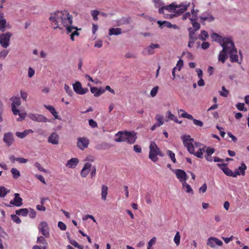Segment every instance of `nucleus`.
Segmentation results:
<instances>
[{"mask_svg":"<svg viewBox=\"0 0 249 249\" xmlns=\"http://www.w3.org/2000/svg\"><path fill=\"white\" fill-rule=\"evenodd\" d=\"M201 22L204 24V22L207 21L209 22H213L214 20V18L208 12L203 13L199 17Z\"/></svg>","mask_w":249,"mask_h":249,"instance_id":"dca6fc26","label":"nucleus"},{"mask_svg":"<svg viewBox=\"0 0 249 249\" xmlns=\"http://www.w3.org/2000/svg\"><path fill=\"white\" fill-rule=\"evenodd\" d=\"M28 117L30 119L37 122H50V121L44 115L39 114L30 113Z\"/></svg>","mask_w":249,"mask_h":249,"instance_id":"9b49d317","label":"nucleus"},{"mask_svg":"<svg viewBox=\"0 0 249 249\" xmlns=\"http://www.w3.org/2000/svg\"><path fill=\"white\" fill-rule=\"evenodd\" d=\"M29 213V210L26 208H22L16 211V213L17 215L25 216Z\"/></svg>","mask_w":249,"mask_h":249,"instance_id":"473e14b6","label":"nucleus"},{"mask_svg":"<svg viewBox=\"0 0 249 249\" xmlns=\"http://www.w3.org/2000/svg\"><path fill=\"white\" fill-rule=\"evenodd\" d=\"M58 227L62 231L66 230L67 228L66 224L61 221L58 222Z\"/></svg>","mask_w":249,"mask_h":249,"instance_id":"69168bd1","label":"nucleus"},{"mask_svg":"<svg viewBox=\"0 0 249 249\" xmlns=\"http://www.w3.org/2000/svg\"><path fill=\"white\" fill-rule=\"evenodd\" d=\"M222 89L223 91V92H220V95L223 97H226L228 96L229 91L225 87L223 86L222 87Z\"/></svg>","mask_w":249,"mask_h":249,"instance_id":"6e6d98bb","label":"nucleus"},{"mask_svg":"<svg viewBox=\"0 0 249 249\" xmlns=\"http://www.w3.org/2000/svg\"><path fill=\"white\" fill-rule=\"evenodd\" d=\"M208 36V33L204 30H202L201 31L200 34L199 35L198 37L201 40L204 41L206 39Z\"/></svg>","mask_w":249,"mask_h":249,"instance_id":"4c0bfd02","label":"nucleus"},{"mask_svg":"<svg viewBox=\"0 0 249 249\" xmlns=\"http://www.w3.org/2000/svg\"><path fill=\"white\" fill-rule=\"evenodd\" d=\"M158 89L159 87L158 86H156L151 89L150 91V95L152 97H154L156 95L158 92Z\"/></svg>","mask_w":249,"mask_h":249,"instance_id":"13d9d810","label":"nucleus"},{"mask_svg":"<svg viewBox=\"0 0 249 249\" xmlns=\"http://www.w3.org/2000/svg\"><path fill=\"white\" fill-rule=\"evenodd\" d=\"M44 107L50 111L55 119L58 118L57 112L56 111L55 109L53 107L50 105H44Z\"/></svg>","mask_w":249,"mask_h":249,"instance_id":"c756f323","label":"nucleus"},{"mask_svg":"<svg viewBox=\"0 0 249 249\" xmlns=\"http://www.w3.org/2000/svg\"><path fill=\"white\" fill-rule=\"evenodd\" d=\"M206 147H204L202 148H199V150L196 152V153L194 152V154H193L194 155H195L197 158H203V152L205 151Z\"/></svg>","mask_w":249,"mask_h":249,"instance_id":"ea45409f","label":"nucleus"},{"mask_svg":"<svg viewBox=\"0 0 249 249\" xmlns=\"http://www.w3.org/2000/svg\"><path fill=\"white\" fill-rule=\"evenodd\" d=\"M121 34H122V29L119 28H110L109 30V33H108L109 36H112V35L117 36V35H121Z\"/></svg>","mask_w":249,"mask_h":249,"instance_id":"c85d7f7f","label":"nucleus"},{"mask_svg":"<svg viewBox=\"0 0 249 249\" xmlns=\"http://www.w3.org/2000/svg\"><path fill=\"white\" fill-rule=\"evenodd\" d=\"M91 167V164L89 162L86 163L82 169L80 175L83 178H86L89 174Z\"/></svg>","mask_w":249,"mask_h":249,"instance_id":"4be33fe9","label":"nucleus"},{"mask_svg":"<svg viewBox=\"0 0 249 249\" xmlns=\"http://www.w3.org/2000/svg\"><path fill=\"white\" fill-rule=\"evenodd\" d=\"M211 36L213 41L217 42L220 44L221 43L224 38L215 33L212 34Z\"/></svg>","mask_w":249,"mask_h":249,"instance_id":"2f4dec72","label":"nucleus"},{"mask_svg":"<svg viewBox=\"0 0 249 249\" xmlns=\"http://www.w3.org/2000/svg\"><path fill=\"white\" fill-rule=\"evenodd\" d=\"M64 27H66L67 34H71V39L72 41L74 40L75 36H78L79 35V33L78 32V31L81 30L80 28L78 29L77 27L72 26V23H69V24L65 25Z\"/></svg>","mask_w":249,"mask_h":249,"instance_id":"6e6552de","label":"nucleus"},{"mask_svg":"<svg viewBox=\"0 0 249 249\" xmlns=\"http://www.w3.org/2000/svg\"><path fill=\"white\" fill-rule=\"evenodd\" d=\"M137 139L136 134L134 132H128L126 142L130 144L134 143Z\"/></svg>","mask_w":249,"mask_h":249,"instance_id":"393cba45","label":"nucleus"},{"mask_svg":"<svg viewBox=\"0 0 249 249\" xmlns=\"http://www.w3.org/2000/svg\"><path fill=\"white\" fill-rule=\"evenodd\" d=\"M6 21L3 18L0 19V31L4 32L5 30Z\"/></svg>","mask_w":249,"mask_h":249,"instance_id":"a19ab883","label":"nucleus"},{"mask_svg":"<svg viewBox=\"0 0 249 249\" xmlns=\"http://www.w3.org/2000/svg\"><path fill=\"white\" fill-rule=\"evenodd\" d=\"M15 197L13 200L10 202L11 205H14L18 207H20L22 205V199L19 196V194L15 193L14 194Z\"/></svg>","mask_w":249,"mask_h":249,"instance_id":"aec40b11","label":"nucleus"},{"mask_svg":"<svg viewBox=\"0 0 249 249\" xmlns=\"http://www.w3.org/2000/svg\"><path fill=\"white\" fill-rule=\"evenodd\" d=\"M189 6V3L180 4L178 5L172 3L169 5L162 6L159 9V12L160 14H164V10H166L169 12H173L174 14L179 15L183 13Z\"/></svg>","mask_w":249,"mask_h":249,"instance_id":"7ed1b4c3","label":"nucleus"},{"mask_svg":"<svg viewBox=\"0 0 249 249\" xmlns=\"http://www.w3.org/2000/svg\"><path fill=\"white\" fill-rule=\"evenodd\" d=\"M72 16L69 14L68 12L66 10L57 11L50 14L49 20L54 23L56 25L54 27V29L57 28L61 29L60 25H62L64 26L67 25L69 23H72Z\"/></svg>","mask_w":249,"mask_h":249,"instance_id":"f03ea898","label":"nucleus"},{"mask_svg":"<svg viewBox=\"0 0 249 249\" xmlns=\"http://www.w3.org/2000/svg\"><path fill=\"white\" fill-rule=\"evenodd\" d=\"M190 17H191V14L189 12H187V13H186L183 16L182 19L184 20V19H186L187 18H188L190 19V20L191 21H193V20H195L196 19V18H191Z\"/></svg>","mask_w":249,"mask_h":249,"instance_id":"680f3d73","label":"nucleus"},{"mask_svg":"<svg viewBox=\"0 0 249 249\" xmlns=\"http://www.w3.org/2000/svg\"><path fill=\"white\" fill-rule=\"evenodd\" d=\"M59 137L56 132L53 133L48 138V142L53 144H58Z\"/></svg>","mask_w":249,"mask_h":249,"instance_id":"b1692460","label":"nucleus"},{"mask_svg":"<svg viewBox=\"0 0 249 249\" xmlns=\"http://www.w3.org/2000/svg\"><path fill=\"white\" fill-rule=\"evenodd\" d=\"M166 117L168 118L169 119L171 120L174 121L175 122L181 124V121H178V118L176 116H175L174 115L171 113V112L170 111H168L166 114Z\"/></svg>","mask_w":249,"mask_h":249,"instance_id":"f704fd0d","label":"nucleus"},{"mask_svg":"<svg viewBox=\"0 0 249 249\" xmlns=\"http://www.w3.org/2000/svg\"><path fill=\"white\" fill-rule=\"evenodd\" d=\"M90 91L93 94L95 97H99L101 95L103 94L105 92V89L102 88L98 89L96 87H90Z\"/></svg>","mask_w":249,"mask_h":249,"instance_id":"5701e85b","label":"nucleus"},{"mask_svg":"<svg viewBox=\"0 0 249 249\" xmlns=\"http://www.w3.org/2000/svg\"><path fill=\"white\" fill-rule=\"evenodd\" d=\"M3 141L8 146H10L14 142V138L12 133L7 132L4 134Z\"/></svg>","mask_w":249,"mask_h":249,"instance_id":"4468645a","label":"nucleus"},{"mask_svg":"<svg viewBox=\"0 0 249 249\" xmlns=\"http://www.w3.org/2000/svg\"><path fill=\"white\" fill-rule=\"evenodd\" d=\"M189 32V39L196 41L198 37L196 34V31L194 30L192 28H188Z\"/></svg>","mask_w":249,"mask_h":249,"instance_id":"cd10ccee","label":"nucleus"},{"mask_svg":"<svg viewBox=\"0 0 249 249\" xmlns=\"http://www.w3.org/2000/svg\"><path fill=\"white\" fill-rule=\"evenodd\" d=\"M11 172L13 175V178L17 179L20 176L19 171L15 168H13L11 170Z\"/></svg>","mask_w":249,"mask_h":249,"instance_id":"e433bc0d","label":"nucleus"},{"mask_svg":"<svg viewBox=\"0 0 249 249\" xmlns=\"http://www.w3.org/2000/svg\"><path fill=\"white\" fill-rule=\"evenodd\" d=\"M12 101V111L15 115H18L19 118L18 119V121H22L26 116V113H20L19 110L17 107L21 105L20 98L17 96H14L11 98Z\"/></svg>","mask_w":249,"mask_h":249,"instance_id":"20e7f679","label":"nucleus"},{"mask_svg":"<svg viewBox=\"0 0 249 249\" xmlns=\"http://www.w3.org/2000/svg\"><path fill=\"white\" fill-rule=\"evenodd\" d=\"M109 147H110V146H109V144L107 143H102V144H100V145H98L97 146V148L99 150H100V149L105 150L107 148H109Z\"/></svg>","mask_w":249,"mask_h":249,"instance_id":"3c124183","label":"nucleus"},{"mask_svg":"<svg viewBox=\"0 0 249 249\" xmlns=\"http://www.w3.org/2000/svg\"><path fill=\"white\" fill-rule=\"evenodd\" d=\"M20 93L21 98L24 101H27V97H28L27 93L26 92L24 91L21 90L20 91Z\"/></svg>","mask_w":249,"mask_h":249,"instance_id":"e2e57ef3","label":"nucleus"},{"mask_svg":"<svg viewBox=\"0 0 249 249\" xmlns=\"http://www.w3.org/2000/svg\"><path fill=\"white\" fill-rule=\"evenodd\" d=\"M89 125L92 128L97 127L98 125L97 123L94 121L93 119H90L89 121Z\"/></svg>","mask_w":249,"mask_h":249,"instance_id":"0e129e2a","label":"nucleus"},{"mask_svg":"<svg viewBox=\"0 0 249 249\" xmlns=\"http://www.w3.org/2000/svg\"><path fill=\"white\" fill-rule=\"evenodd\" d=\"M183 144L190 154H194V146L193 142L194 140L191 138L189 135H183L181 136Z\"/></svg>","mask_w":249,"mask_h":249,"instance_id":"423d86ee","label":"nucleus"},{"mask_svg":"<svg viewBox=\"0 0 249 249\" xmlns=\"http://www.w3.org/2000/svg\"><path fill=\"white\" fill-rule=\"evenodd\" d=\"M205 148H207L206 150V155L208 156H211L215 151V149L213 148H210V147H206Z\"/></svg>","mask_w":249,"mask_h":249,"instance_id":"bf43d9fd","label":"nucleus"},{"mask_svg":"<svg viewBox=\"0 0 249 249\" xmlns=\"http://www.w3.org/2000/svg\"><path fill=\"white\" fill-rule=\"evenodd\" d=\"M9 190L4 186H0V196L4 197L9 192Z\"/></svg>","mask_w":249,"mask_h":249,"instance_id":"58836bf2","label":"nucleus"},{"mask_svg":"<svg viewBox=\"0 0 249 249\" xmlns=\"http://www.w3.org/2000/svg\"><path fill=\"white\" fill-rule=\"evenodd\" d=\"M247 169V166L244 162L241 163V165L238 167L237 169L235 171V172L239 173L238 175L244 176L245 174V170Z\"/></svg>","mask_w":249,"mask_h":249,"instance_id":"bb28decb","label":"nucleus"},{"mask_svg":"<svg viewBox=\"0 0 249 249\" xmlns=\"http://www.w3.org/2000/svg\"><path fill=\"white\" fill-rule=\"evenodd\" d=\"M79 162V160H78V158H72L69 160H68L66 164V166L69 168L74 169L76 168Z\"/></svg>","mask_w":249,"mask_h":249,"instance_id":"412c9836","label":"nucleus"},{"mask_svg":"<svg viewBox=\"0 0 249 249\" xmlns=\"http://www.w3.org/2000/svg\"><path fill=\"white\" fill-rule=\"evenodd\" d=\"M36 242L38 244H42V246H45V248L47 249L48 243L44 237L41 236L38 237Z\"/></svg>","mask_w":249,"mask_h":249,"instance_id":"72a5a7b5","label":"nucleus"},{"mask_svg":"<svg viewBox=\"0 0 249 249\" xmlns=\"http://www.w3.org/2000/svg\"><path fill=\"white\" fill-rule=\"evenodd\" d=\"M217 165L223 171L225 175L229 177H232L234 178H236L238 174H239L237 172H233L231 169L227 167V164L226 163H217Z\"/></svg>","mask_w":249,"mask_h":249,"instance_id":"9d476101","label":"nucleus"},{"mask_svg":"<svg viewBox=\"0 0 249 249\" xmlns=\"http://www.w3.org/2000/svg\"><path fill=\"white\" fill-rule=\"evenodd\" d=\"M222 244L223 243L221 240L213 237L208 238L207 242V245L211 248H214L216 245L217 246H221Z\"/></svg>","mask_w":249,"mask_h":249,"instance_id":"f3484780","label":"nucleus"},{"mask_svg":"<svg viewBox=\"0 0 249 249\" xmlns=\"http://www.w3.org/2000/svg\"><path fill=\"white\" fill-rule=\"evenodd\" d=\"M35 73V70L33 68L29 67L28 71V76L31 78L34 75Z\"/></svg>","mask_w":249,"mask_h":249,"instance_id":"774afa93","label":"nucleus"},{"mask_svg":"<svg viewBox=\"0 0 249 249\" xmlns=\"http://www.w3.org/2000/svg\"><path fill=\"white\" fill-rule=\"evenodd\" d=\"M77 140V146L80 150H84L88 147L89 143L88 138L85 137H78Z\"/></svg>","mask_w":249,"mask_h":249,"instance_id":"1a4fd4ad","label":"nucleus"},{"mask_svg":"<svg viewBox=\"0 0 249 249\" xmlns=\"http://www.w3.org/2000/svg\"><path fill=\"white\" fill-rule=\"evenodd\" d=\"M64 89L66 90V92L69 96H72L73 94V91L67 85L65 84Z\"/></svg>","mask_w":249,"mask_h":249,"instance_id":"09e8293b","label":"nucleus"},{"mask_svg":"<svg viewBox=\"0 0 249 249\" xmlns=\"http://www.w3.org/2000/svg\"><path fill=\"white\" fill-rule=\"evenodd\" d=\"M38 230L45 237L49 236V228L48 224L46 222H41L39 224Z\"/></svg>","mask_w":249,"mask_h":249,"instance_id":"f8f14e48","label":"nucleus"},{"mask_svg":"<svg viewBox=\"0 0 249 249\" xmlns=\"http://www.w3.org/2000/svg\"><path fill=\"white\" fill-rule=\"evenodd\" d=\"M237 108L240 111H247V108L244 107V104L239 103L236 105Z\"/></svg>","mask_w":249,"mask_h":249,"instance_id":"de8ad7c7","label":"nucleus"},{"mask_svg":"<svg viewBox=\"0 0 249 249\" xmlns=\"http://www.w3.org/2000/svg\"><path fill=\"white\" fill-rule=\"evenodd\" d=\"M35 166L38 169V170L40 171H41V172H44V173H47V170L46 169H45L41 165L38 163V162H36L35 163Z\"/></svg>","mask_w":249,"mask_h":249,"instance_id":"5fc2aeb1","label":"nucleus"},{"mask_svg":"<svg viewBox=\"0 0 249 249\" xmlns=\"http://www.w3.org/2000/svg\"><path fill=\"white\" fill-rule=\"evenodd\" d=\"M70 243L73 246L79 249H84V247L79 245L77 242L73 239H69Z\"/></svg>","mask_w":249,"mask_h":249,"instance_id":"37998d69","label":"nucleus"},{"mask_svg":"<svg viewBox=\"0 0 249 249\" xmlns=\"http://www.w3.org/2000/svg\"><path fill=\"white\" fill-rule=\"evenodd\" d=\"M128 132H122L120 131L116 134V136L118 137L115 139V141L117 142H126Z\"/></svg>","mask_w":249,"mask_h":249,"instance_id":"6ab92c4d","label":"nucleus"},{"mask_svg":"<svg viewBox=\"0 0 249 249\" xmlns=\"http://www.w3.org/2000/svg\"><path fill=\"white\" fill-rule=\"evenodd\" d=\"M180 235L179 232L177 231L174 236V241L177 246H178L180 243Z\"/></svg>","mask_w":249,"mask_h":249,"instance_id":"c03bdc74","label":"nucleus"},{"mask_svg":"<svg viewBox=\"0 0 249 249\" xmlns=\"http://www.w3.org/2000/svg\"><path fill=\"white\" fill-rule=\"evenodd\" d=\"M29 216L31 218H35L36 216V212L33 209L30 208L29 210Z\"/></svg>","mask_w":249,"mask_h":249,"instance_id":"338daca9","label":"nucleus"},{"mask_svg":"<svg viewBox=\"0 0 249 249\" xmlns=\"http://www.w3.org/2000/svg\"><path fill=\"white\" fill-rule=\"evenodd\" d=\"M33 132V131L31 129H26L22 132H17L16 133V135L18 137L20 138V139H23L29 134L32 133Z\"/></svg>","mask_w":249,"mask_h":249,"instance_id":"a878e982","label":"nucleus"},{"mask_svg":"<svg viewBox=\"0 0 249 249\" xmlns=\"http://www.w3.org/2000/svg\"><path fill=\"white\" fill-rule=\"evenodd\" d=\"M73 90L78 94L82 95L88 91L87 88H83L80 82L77 81L73 84Z\"/></svg>","mask_w":249,"mask_h":249,"instance_id":"ddd939ff","label":"nucleus"},{"mask_svg":"<svg viewBox=\"0 0 249 249\" xmlns=\"http://www.w3.org/2000/svg\"><path fill=\"white\" fill-rule=\"evenodd\" d=\"M131 22V19L130 17H127L126 18H124L122 19L121 23L120 24H129Z\"/></svg>","mask_w":249,"mask_h":249,"instance_id":"4d7b16f0","label":"nucleus"},{"mask_svg":"<svg viewBox=\"0 0 249 249\" xmlns=\"http://www.w3.org/2000/svg\"><path fill=\"white\" fill-rule=\"evenodd\" d=\"M180 111H181V112H183L181 114V116L182 117H183V118H187L188 119L192 120H193L194 119L193 117V116L192 115L187 113L184 110L180 109Z\"/></svg>","mask_w":249,"mask_h":249,"instance_id":"79ce46f5","label":"nucleus"},{"mask_svg":"<svg viewBox=\"0 0 249 249\" xmlns=\"http://www.w3.org/2000/svg\"><path fill=\"white\" fill-rule=\"evenodd\" d=\"M222 47V50L220 52L218 59L219 61L225 63L229 55L231 61L232 63L238 61L237 51L235 48L233 42L230 38H224L220 44Z\"/></svg>","mask_w":249,"mask_h":249,"instance_id":"f257e3e1","label":"nucleus"},{"mask_svg":"<svg viewBox=\"0 0 249 249\" xmlns=\"http://www.w3.org/2000/svg\"><path fill=\"white\" fill-rule=\"evenodd\" d=\"M108 187L107 186L103 185L102 186L101 197L103 200H106L107 195Z\"/></svg>","mask_w":249,"mask_h":249,"instance_id":"7c9ffc66","label":"nucleus"},{"mask_svg":"<svg viewBox=\"0 0 249 249\" xmlns=\"http://www.w3.org/2000/svg\"><path fill=\"white\" fill-rule=\"evenodd\" d=\"M99 12L98 10H92L91 12V15L93 17V18L95 20H98L97 16L99 14Z\"/></svg>","mask_w":249,"mask_h":249,"instance_id":"864d4df0","label":"nucleus"},{"mask_svg":"<svg viewBox=\"0 0 249 249\" xmlns=\"http://www.w3.org/2000/svg\"><path fill=\"white\" fill-rule=\"evenodd\" d=\"M12 34L10 32H6L0 35V45L3 48H7L10 45V38Z\"/></svg>","mask_w":249,"mask_h":249,"instance_id":"0eeeda50","label":"nucleus"},{"mask_svg":"<svg viewBox=\"0 0 249 249\" xmlns=\"http://www.w3.org/2000/svg\"><path fill=\"white\" fill-rule=\"evenodd\" d=\"M160 148L156 143L154 142H151L149 145V158L153 162H156L158 160L157 158V153L159 152Z\"/></svg>","mask_w":249,"mask_h":249,"instance_id":"39448f33","label":"nucleus"},{"mask_svg":"<svg viewBox=\"0 0 249 249\" xmlns=\"http://www.w3.org/2000/svg\"><path fill=\"white\" fill-rule=\"evenodd\" d=\"M192 24L193 28H194V31H196L200 29V25L199 23L194 21V20H193V21H192Z\"/></svg>","mask_w":249,"mask_h":249,"instance_id":"603ef678","label":"nucleus"},{"mask_svg":"<svg viewBox=\"0 0 249 249\" xmlns=\"http://www.w3.org/2000/svg\"><path fill=\"white\" fill-rule=\"evenodd\" d=\"M167 154L168 155L171 160L174 163H176V159L175 158V154L171 150H167Z\"/></svg>","mask_w":249,"mask_h":249,"instance_id":"49530a36","label":"nucleus"},{"mask_svg":"<svg viewBox=\"0 0 249 249\" xmlns=\"http://www.w3.org/2000/svg\"><path fill=\"white\" fill-rule=\"evenodd\" d=\"M174 172L176 174L177 178L180 182H183L186 180L187 175L184 170L178 169L174 170Z\"/></svg>","mask_w":249,"mask_h":249,"instance_id":"2eb2a0df","label":"nucleus"},{"mask_svg":"<svg viewBox=\"0 0 249 249\" xmlns=\"http://www.w3.org/2000/svg\"><path fill=\"white\" fill-rule=\"evenodd\" d=\"M156 120L158 122V125H161L164 123L163 116L158 114L155 117Z\"/></svg>","mask_w":249,"mask_h":249,"instance_id":"a18cd8bd","label":"nucleus"},{"mask_svg":"<svg viewBox=\"0 0 249 249\" xmlns=\"http://www.w3.org/2000/svg\"><path fill=\"white\" fill-rule=\"evenodd\" d=\"M160 45L158 44L151 43L148 47H146L143 51L142 54L144 55H151L154 53L153 51L154 49L159 48Z\"/></svg>","mask_w":249,"mask_h":249,"instance_id":"a211bd4d","label":"nucleus"},{"mask_svg":"<svg viewBox=\"0 0 249 249\" xmlns=\"http://www.w3.org/2000/svg\"><path fill=\"white\" fill-rule=\"evenodd\" d=\"M11 218L13 221L17 224H20L21 222L20 218L17 215V214H11Z\"/></svg>","mask_w":249,"mask_h":249,"instance_id":"8fccbe9b","label":"nucleus"},{"mask_svg":"<svg viewBox=\"0 0 249 249\" xmlns=\"http://www.w3.org/2000/svg\"><path fill=\"white\" fill-rule=\"evenodd\" d=\"M9 53V51L6 50H3L0 52V58L4 59Z\"/></svg>","mask_w":249,"mask_h":249,"instance_id":"052dcab7","label":"nucleus"},{"mask_svg":"<svg viewBox=\"0 0 249 249\" xmlns=\"http://www.w3.org/2000/svg\"><path fill=\"white\" fill-rule=\"evenodd\" d=\"M183 188L185 190V191L187 193H191V194H193V191L191 187L189 184L187 183L186 181H184L182 183Z\"/></svg>","mask_w":249,"mask_h":249,"instance_id":"c9c22d12","label":"nucleus"}]
</instances>
